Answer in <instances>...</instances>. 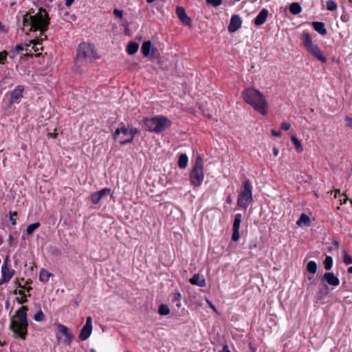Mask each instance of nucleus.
<instances>
[{"label": "nucleus", "mask_w": 352, "mask_h": 352, "mask_svg": "<svg viewBox=\"0 0 352 352\" xmlns=\"http://www.w3.org/2000/svg\"><path fill=\"white\" fill-rule=\"evenodd\" d=\"M206 3L214 7L221 5L222 0H206Z\"/></svg>", "instance_id": "37"}, {"label": "nucleus", "mask_w": 352, "mask_h": 352, "mask_svg": "<svg viewBox=\"0 0 352 352\" xmlns=\"http://www.w3.org/2000/svg\"><path fill=\"white\" fill-rule=\"evenodd\" d=\"M310 223V218L305 213L301 214L300 218L296 222V224L299 226H309Z\"/></svg>", "instance_id": "24"}, {"label": "nucleus", "mask_w": 352, "mask_h": 352, "mask_svg": "<svg viewBox=\"0 0 352 352\" xmlns=\"http://www.w3.org/2000/svg\"><path fill=\"white\" fill-rule=\"evenodd\" d=\"M302 10V8L298 3H292L289 6V12L293 14H298Z\"/></svg>", "instance_id": "27"}, {"label": "nucleus", "mask_w": 352, "mask_h": 352, "mask_svg": "<svg viewBox=\"0 0 352 352\" xmlns=\"http://www.w3.org/2000/svg\"><path fill=\"white\" fill-rule=\"evenodd\" d=\"M290 127H291V125L289 122H283L281 123L280 128L283 130L288 131L290 129Z\"/></svg>", "instance_id": "44"}, {"label": "nucleus", "mask_w": 352, "mask_h": 352, "mask_svg": "<svg viewBox=\"0 0 352 352\" xmlns=\"http://www.w3.org/2000/svg\"><path fill=\"white\" fill-rule=\"evenodd\" d=\"M3 243V239L2 237L0 236V245H1Z\"/></svg>", "instance_id": "57"}, {"label": "nucleus", "mask_w": 352, "mask_h": 352, "mask_svg": "<svg viewBox=\"0 0 352 352\" xmlns=\"http://www.w3.org/2000/svg\"><path fill=\"white\" fill-rule=\"evenodd\" d=\"M110 193L111 189L107 188H103L100 191L95 192L91 195V201L93 204H97L101 199L109 196Z\"/></svg>", "instance_id": "12"}, {"label": "nucleus", "mask_w": 352, "mask_h": 352, "mask_svg": "<svg viewBox=\"0 0 352 352\" xmlns=\"http://www.w3.org/2000/svg\"><path fill=\"white\" fill-rule=\"evenodd\" d=\"M74 0H65V6L69 7L74 3Z\"/></svg>", "instance_id": "48"}, {"label": "nucleus", "mask_w": 352, "mask_h": 352, "mask_svg": "<svg viewBox=\"0 0 352 352\" xmlns=\"http://www.w3.org/2000/svg\"><path fill=\"white\" fill-rule=\"evenodd\" d=\"M335 244L336 245V246H338V242H335Z\"/></svg>", "instance_id": "60"}, {"label": "nucleus", "mask_w": 352, "mask_h": 352, "mask_svg": "<svg viewBox=\"0 0 352 352\" xmlns=\"http://www.w3.org/2000/svg\"><path fill=\"white\" fill-rule=\"evenodd\" d=\"M340 190H336V194H335V197H337L338 195H340Z\"/></svg>", "instance_id": "53"}, {"label": "nucleus", "mask_w": 352, "mask_h": 352, "mask_svg": "<svg viewBox=\"0 0 352 352\" xmlns=\"http://www.w3.org/2000/svg\"><path fill=\"white\" fill-rule=\"evenodd\" d=\"M155 0H146L147 3H151L153 2H154Z\"/></svg>", "instance_id": "56"}, {"label": "nucleus", "mask_w": 352, "mask_h": 352, "mask_svg": "<svg viewBox=\"0 0 352 352\" xmlns=\"http://www.w3.org/2000/svg\"><path fill=\"white\" fill-rule=\"evenodd\" d=\"M291 141L294 144L297 152L300 153L303 151V147L300 140L295 135L291 137Z\"/></svg>", "instance_id": "26"}, {"label": "nucleus", "mask_w": 352, "mask_h": 352, "mask_svg": "<svg viewBox=\"0 0 352 352\" xmlns=\"http://www.w3.org/2000/svg\"><path fill=\"white\" fill-rule=\"evenodd\" d=\"M138 130L136 128L131 127L130 129H127L124 126L120 128H118L114 134L113 138L115 140L118 139L120 134H129V138H121L119 140V142L122 145H124L129 143H131L133 141L134 137L135 135L138 133Z\"/></svg>", "instance_id": "9"}, {"label": "nucleus", "mask_w": 352, "mask_h": 352, "mask_svg": "<svg viewBox=\"0 0 352 352\" xmlns=\"http://www.w3.org/2000/svg\"><path fill=\"white\" fill-rule=\"evenodd\" d=\"M158 313L161 316H166L170 313V309L166 305H161L158 309Z\"/></svg>", "instance_id": "32"}, {"label": "nucleus", "mask_w": 352, "mask_h": 352, "mask_svg": "<svg viewBox=\"0 0 352 352\" xmlns=\"http://www.w3.org/2000/svg\"><path fill=\"white\" fill-rule=\"evenodd\" d=\"M33 318L36 322H43L45 320V316L41 310L37 311L33 316Z\"/></svg>", "instance_id": "33"}, {"label": "nucleus", "mask_w": 352, "mask_h": 352, "mask_svg": "<svg viewBox=\"0 0 352 352\" xmlns=\"http://www.w3.org/2000/svg\"><path fill=\"white\" fill-rule=\"evenodd\" d=\"M14 293L15 294H19V295H21V296H23L24 297L23 300H19V298H16L17 302L19 304H23V303L27 302L26 295L24 294V292L23 291H21V290H19V291L15 290Z\"/></svg>", "instance_id": "36"}, {"label": "nucleus", "mask_w": 352, "mask_h": 352, "mask_svg": "<svg viewBox=\"0 0 352 352\" xmlns=\"http://www.w3.org/2000/svg\"><path fill=\"white\" fill-rule=\"evenodd\" d=\"M52 276V274L47 270L42 269L40 272L39 280L43 283H47L49 280L50 277Z\"/></svg>", "instance_id": "25"}, {"label": "nucleus", "mask_w": 352, "mask_h": 352, "mask_svg": "<svg viewBox=\"0 0 352 352\" xmlns=\"http://www.w3.org/2000/svg\"><path fill=\"white\" fill-rule=\"evenodd\" d=\"M44 39L41 40V37L39 36V38L38 39H34L32 41V43H33L32 47L34 49V51H38L40 49H42L41 43L39 42V41H43Z\"/></svg>", "instance_id": "35"}, {"label": "nucleus", "mask_w": 352, "mask_h": 352, "mask_svg": "<svg viewBox=\"0 0 352 352\" xmlns=\"http://www.w3.org/2000/svg\"><path fill=\"white\" fill-rule=\"evenodd\" d=\"M189 281L191 284L197 285L199 287L206 286V280L204 277L199 274H194Z\"/></svg>", "instance_id": "19"}, {"label": "nucleus", "mask_w": 352, "mask_h": 352, "mask_svg": "<svg viewBox=\"0 0 352 352\" xmlns=\"http://www.w3.org/2000/svg\"><path fill=\"white\" fill-rule=\"evenodd\" d=\"M226 203L228 204H231L232 203V199L230 195L228 196V197L226 199Z\"/></svg>", "instance_id": "50"}, {"label": "nucleus", "mask_w": 352, "mask_h": 352, "mask_svg": "<svg viewBox=\"0 0 352 352\" xmlns=\"http://www.w3.org/2000/svg\"><path fill=\"white\" fill-rule=\"evenodd\" d=\"M49 24V15L43 8H39L37 13L31 9L23 16V28L28 27L30 31H39L41 40L47 38L45 32L47 30Z\"/></svg>", "instance_id": "1"}, {"label": "nucleus", "mask_w": 352, "mask_h": 352, "mask_svg": "<svg viewBox=\"0 0 352 352\" xmlns=\"http://www.w3.org/2000/svg\"><path fill=\"white\" fill-rule=\"evenodd\" d=\"M90 351H91V352H96V350H95L94 349H91L90 350Z\"/></svg>", "instance_id": "58"}, {"label": "nucleus", "mask_w": 352, "mask_h": 352, "mask_svg": "<svg viewBox=\"0 0 352 352\" xmlns=\"http://www.w3.org/2000/svg\"><path fill=\"white\" fill-rule=\"evenodd\" d=\"M40 226V223L38 222H36V223H32L30 225H29L27 228V230H26V233L28 235H31L33 234V232L37 229Z\"/></svg>", "instance_id": "30"}, {"label": "nucleus", "mask_w": 352, "mask_h": 352, "mask_svg": "<svg viewBox=\"0 0 352 352\" xmlns=\"http://www.w3.org/2000/svg\"><path fill=\"white\" fill-rule=\"evenodd\" d=\"M222 352H230L227 345L223 346Z\"/></svg>", "instance_id": "51"}, {"label": "nucleus", "mask_w": 352, "mask_h": 352, "mask_svg": "<svg viewBox=\"0 0 352 352\" xmlns=\"http://www.w3.org/2000/svg\"><path fill=\"white\" fill-rule=\"evenodd\" d=\"M30 289H32V288L30 287H28L27 288V290L29 292Z\"/></svg>", "instance_id": "59"}, {"label": "nucleus", "mask_w": 352, "mask_h": 352, "mask_svg": "<svg viewBox=\"0 0 352 352\" xmlns=\"http://www.w3.org/2000/svg\"><path fill=\"white\" fill-rule=\"evenodd\" d=\"M271 132L274 136L280 137L281 135V132L280 131L272 129Z\"/></svg>", "instance_id": "46"}, {"label": "nucleus", "mask_w": 352, "mask_h": 352, "mask_svg": "<svg viewBox=\"0 0 352 352\" xmlns=\"http://www.w3.org/2000/svg\"><path fill=\"white\" fill-rule=\"evenodd\" d=\"M24 91V87L22 85H18L16 88L10 93V104L19 103L20 99L23 96V92Z\"/></svg>", "instance_id": "13"}, {"label": "nucleus", "mask_w": 352, "mask_h": 352, "mask_svg": "<svg viewBox=\"0 0 352 352\" xmlns=\"http://www.w3.org/2000/svg\"><path fill=\"white\" fill-rule=\"evenodd\" d=\"M302 40L307 50L313 56H314L316 59L321 61L322 63L327 62V58L323 55L319 47L313 43L312 38L308 33L305 32L302 34Z\"/></svg>", "instance_id": "8"}, {"label": "nucleus", "mask_w": 352, "mask_h": 352, "mask_svg": "<svg viewBox=\"0 0 352 352\" xmlns=\"http://www.w3.org/2000/svg\"><path fill=\"white\" fill-rule=\"evenodd\" d=\"M121 135H122V136H120V139L121 138H125V137H126V138H129V134H121Z\"/></svg>", "instance_id": "52"}, {"label": "nucleus", "mask_w": 352, "mask_h": 352, "mask_svg": "<svg viewBox=\"0 0 352 352\" xmlns=\"http://www.w3.org/2000/svg\"><path fill=\"white\" fill-rule=\"evenodd\" d=\"M343 195L345 197V198L344 199V203H346V201L349 199L348 197L345 195V194H343Z\"/></svg>", "instance_id": "55"}, {"label": "nucleus", "mask_w": 352, "mask_h": 352, "mask_svg": "<svg viewBox=\"0 0 352 352\" xmlns=\"http://www.w3.org/2000/svg\"><path fill=\"white\" fill-rule=\"evenodd\" d=\"M322 281L327 282L329 285L336 287L340 284V280L332 272H326L322 277Z\"/></svg>", "instance_id": "16"}, {"label": "nucleus", "mask_w": 352, "mask_h": 352, "mask_svg": "<svg viewBox=\"0 0 352 352\" xmlns=\"http://www.w3.org/2000/svg\"><path fill=\"white\" fill-rule=\"evenodd\" d=\"M241 218H242L241 214L239 213V214H235L234 222H233L232 230H239L240 229Z\"/></svg>", "instance_id": "28"}, {"label": "nucleus", "mask_w": 352, "mask_h": 352, "mask_svg": "<svg viewBox=\"0 0 352 352\" xmlns=\"http://www.w3.org/2000/svg\"><path fill=\"white\" fill-rule=\"evenodd\" d=\"M337 3L333 0H329L327 1V8L329 11H334L337 9Z\"/></svg>", "instance_id": "34"}, {"label": "nucleus", "mask_w": 352, "mask_h": 352, "mask_svg": "<svg viewBox=\"0 0 352 352\" xmlns=\"http://www.w3.org/2000/svg\"><path fill=\"white\" fill-rule=\"evenodd\" d=\"M92 332V318L88 316L86 320V324L82 327L79 334L80 340H86L91 336Z\"/></svg>", "instance_id": "11"}, {"label": "nucleus", "mask_w": 352, "mask_h": 352, "mask_svg": "<svg viewBox=\"0 0 352 352\" xmlns=\"http://www.w3.org/2000/svg\"><path fill=\"white\" fill-rule=\"evenodd\" d=\"M188 162V157L186 154L182 153L179 156L178 166L181 169L186 168Z\"/></svg>", "instance_id": "22"}, {"label": "nucleus", "mask_w": 352, "mask_h": 352, "mask_svg": "<svg viewBox=\"0 0 352 352\" xmlns=\"http://www.w3.org/2000/svg\"><path fill=\"white\" fill-rule=\"evenodd\" d=\"M347 272L349 274H352V266L348 268Z\"/></svg>", "instance_id": "54"}, {"label": "nucleus", "mask_w": 352, "mask_h": 352, "mask_svg": "<svg viewBox=\"0 0 352 352\" xmlns=\"http://www.w3.org/2000/svg\"><path fill=\"white\" fill-rule=\"evenodd\" d=\"M242 96L244 100L261 115H266L268 111V104L263 94L254 88L245 89Z\"/></svg>", "instance_id": "3"}, {"label": "nucleus", "mask_w": 352, "mask_h": 352, "mask_svg": "<svg viewBox=\"0 0 352 352\" xmlns=\"http://www.w3.org/2000/svg\"><path fill=\"white\" fill-rule=\"evenodd\" d=\"M267 16L268 10L265 8L262 9L254 19V24L256 25L263 24L266 21Z\"/></svg>", "instance_id": "18"}, {"label": "nucleus", "mask_w": 352, "mask_h": 352, "mask_svg": "<svg viewBox=\"0 0 352 352\" xmlns=\"http://www.w3.org/2000/svg\"><path fill=\"white\" fill-rule=\"evenodd\" d=\"M324 267L326 270H330L333 266V258L330 256H327L324 261Z\"/></svg>", "instance_id": "31"}, {"label": "nucleus", "mask_w": 352, "mask_h": 352, "mask_svg": "<svg viewBox=\"0 0 352 352\" xmlns=\"http://www.w3.org/2000/svg\"><path fill=\"white\" fill-rule=\"evenodd\" d=\"M8 262V256H6L3 264L1 266V278L0 280V285L9 282L14 274V270L9 268Z\"/></svg>", "instance_id": "10"}, {"label": "nucleus", "mask_w": 352, "mask_h": 352, "mask_svg": "<svg viewBox=\"0 0 352 352\" xmlns=\"http://www.w3.org/2000/svg\"><path fill=\"white\" fill-rule=\"evenodd\" d=\"M176 13L178 18L184 25L188 26H190L192 25V21L186 14V11L183 7L177 6L176 8Z\"/></svg>", "instance_id": "14"}, {"label": "nucleus", "mask_w": 352, "mask_h": 352, "mask_svg": "<svg viewBox=\"0 0 352 352\" xmlns=\"http://www.w3.org/2000/svg\"><path fill=\"white\" fill-rule=\"evenodd\" d=\"M345 120L346 122V126L352 129V118L349 116H346Z\"/></svg>", "instance_id": "45"}, {"label": "nucleus", "mask_w": 352, "mask_h": 352, "mask_svg": "<svg viewBox=\"0 0 352 352\" xmlns=\"http://www.w3.org/2000/svg\"><path fill=\"white\" fill-rule=\"evenodd\" d=\"M204 178V162L202 157L198 155L190 173V181L192 185L198 187L202 184Z\"/></svg>", "instance_id": "6"}, {"label": "nucleus", "mask_w": 352, "mask_h": 352, "mask_svg": "<svg viewBox=\"0 0 352 352\" xmlns=\"http://www.w3.org/2000/svg\"><path fill=\"white\" fill-rule=\"evenodd\" d=\"M240 238L239 230H232V239L233 241H237Z\"/></svg>", "instance_id": "38"}, {"label": "nucleus", "mask_w": 352, "mask_h": 352, "mask_svg": "<svg viewBox=\"0 0 352 352\" xmlns=\"http://www.w3.org/2000/svg\"><path fill=\"white\" fill-rule=\"evenodd\" d=\"M312 26L314 29L321 35H325L327 34V30L324 23L314 21L312 23Z\"/></svg>", "instance_id": "20"}, {"label": "nucleus", "mask_w": 352, "mask_h": 352, "mask_svg": "<svg viewBox=\"0 0 352 352\" xmlns=\"http://www.w3.org/2000/svg\"><path fill=\"white\" fill-rule=\"evenodd\" d=\"M142 122L147 130L157 133L165 131L171 125V122L167 118L162 116L145 118L142 120Z\"/></svg>", "instance_id": "5"}, {"label": "nucleus", "mask_w": 352, "mask_h": 352, "mask_svg": "<svg viewBox=\"0 0 352 352\" xmlns=\"http://www.w3.org/2000/svg\"><path fill=\"white\" fill-rule=\"evenodd\" d=\"M16 215H17L16 212H10V220L12 226H15L16 224V219L14 217V216H16Z\"/></svg>", "instance_id": "43"}, {"label": "nucleus", "mask_w": 352, "mask_h": 352, "mask_svg": "<svg viewBox=\"0 0 352 352\" xmlns=\"http://www.w3.org/2000/svg\"><path fill=\"white\" fill-rule=\"evenodd\" d=\"M58 332L61 333L62 334H63L65 336L64 342L66 344H70L74 338V336L72 333H71L69 331V329L66 326H65L62 324H58Z\"/></svg>", "instance_id": "17"}, {"label": "nucleus", "mask_w": 352, "mask_h": 352, "mask_svg": "<svg viewBox=\"0 0 352 352\" xmlns=\"http://www.w3.org/2000/svg\"><path fill=\"white\" fill-rule=\"evenodd\" d=\"M252 201V186L249 179L245 180L243 184V189L240 191L237 204L239 207L246 209Z\"/></svg>", "instance_id": "7"}, {"label": "nucleus", "mask_w": 352, "mask_h": 352, "mask_svg": "<svg viewBox=\"0 0 352 352\" xmlns=\"http://www.w3.org/2000/svg\"><path fill=\"white\" fill-rule=\"evenodd\" d=\"M97 58L94 45L91 43H82L77 48L76 65L78 67H84L93 63Z\"/></svg>", "instance_id": "4"}, {"label": "nucleus", "mask_w": 352, "mask_h": 352, "mask_svg": "<svg viewBox=\"0 0 352 352\" xmlns=\"http://www.w3.org/2000/svg\"><path fill=\"white\" fill-rule=\"evenodd\" d=\"M317 264L314 261H310L307 265V270L311 274H316L317 272Z\"/></svg>", "instance_id": "29"}, {"label": "nucleus", "mask_w": 352, "mask_h": 352, "mask_svg": "<svg viewBox=\"0 0 352 352\" xmlns=\"http://www.w3.org/2000/svg\"><path fill=\"white\" fill-rule=\"evenodd\" d=\"M139 49V45L136 42H129L126 47V52L129 55H133Z\"/></svg>", "instance_id": "23"}, {"label": "nucleus", "mask_w": 352, "mask_h": 352, "mask_svg": "<svg viewBox=\"0 0 352 352\" xmlns=\"http://www.w3.org/2000/svg\"><path fill=\"white\" fill-rule=\"evenodd\" d=\"M278 153H279L278 149L277 148L274 147L273 148V154H274V156H277L278 155Z\"/></svg>", "instance_id": "49"}, {"label": "nucleus", "mask_w": 352, "mask_h": 352, "mask_svg": "<svg viewBox=\"0 0 352 352\" xmlns=\"http://www.w3.org/2000/svg\"><path fill=\"white\" fill-rule=\"evenodd\" d=\"M28 307L21 306L10 318L9 329L12 332L13 337L17 339L25 340L28 334Z\"/></svg>", "instance_id": "2"}, {"label": "nucleus", "mask_w": 352, "mask_h": 352, "mask_svg": "<svg viewBox=\"0 0 352 352\" xmlns=\"http://www.w3.org/2000/svg\"><path fill=\"white\" fill-rule=\"evenodd\" d=\"M113 14L118 19H122L123 16V12L122 10H118V9H114Z\"/></svg>", "instance_id": "41"}, {"label": "nucleus", "mask_w": 352, "mask_h": 352, "mask_svg": "<svg viewBox=\"0 0 352 352\" xmlns=\"http://www.w3.org/2000/svg\"><path fill=\"white\" fill-rule=\"evenodd\" d=\"M242 21L239 15H232L228 25V31L231 33L235 32L241 27Z\"/></svg>", "instance_id": "15"}, {"label": "nucleus", "mask_w": 352, "mask_h": 352, "mask_svg": "<svg viewBox=\"0 0 352 352\" xmlns=\"http://www.w3.org/2000/svg\"><path fill=\"white\" fill-rule=\"evenodd\" d=\"M152 47V43L150 41H144L141 47V51L144 56L146 57L150 54Z\"/></svg>", "instance_id": "21"}, {"label": "nucleus", "mask_w": 352, "mask_h": 352, "mask_svg": "<svg viewBox=\"0 0 352 352\" xmlns=\"http://www.w3.org/2000/svg\"><path fill=\"white\" fill-rule=\"evenodd\" d=\"M344 262L346 265L352 264V257L347 254L344 256Z\"/></svg>", "instance_id": "40"}, {"label": "nucleus", "mask_w": 352, "mask_h": 352, "mask_svg": "<svg viewBox=\"0 0 352 352\" xmlns=\"http://www.w3.org/2000/svg\"><path fill=\"white\" fill-rule=\"evenodd\" d=\"M181 298H182V296L179 292H176L174 293V300L178 302V303L177 304V306L178 307H179L181 306V305L179 304Z\"/></svg>", "instance_id": "39"}, {"label": "nucleus", "mask_w": 352, "mask_h": 352, "mask_svg": "<svg viewBox=\"0 0 352 352\" xmlns=\"http://www.w3.org/2000/svg\"><path fill=\"white\" fill-rule=\"evenodd\" d=\"M8 56V53L6 51L0 52V63L3 64Z\"/></svg>", "instance_id": "42"}, {"label": "nucleus", "mask_w": 352, "mask_h": 352, "mask_svg": "<svg viewBox=\"0 0 352 352\" xmlns=\"http://www.w3.org/2000/svg\"><path fill=\"white\" fill-rule=\"evenodd\" d=\"M24 299V297L22 296V298H21L20 300H23Z\"/></svg>", "instance_id": "61"}, {"label": "nucleus", "mask_w": 352, "mask_h": 352, "mask_svg": "<svg viewBox=\"0 0 352 352\" xmlns=\"http://www.w3.org/2000/svg\"><path fill=\"white\" fill-rule=\"evenodd\" d=\"M206 302L208 303V305L210 306V308L212 309V310H214V311H216V307H214V305L212 304V302L209 300L208 299H206Z\"/></svg>", "instance_id": "47"}]
</instances>
